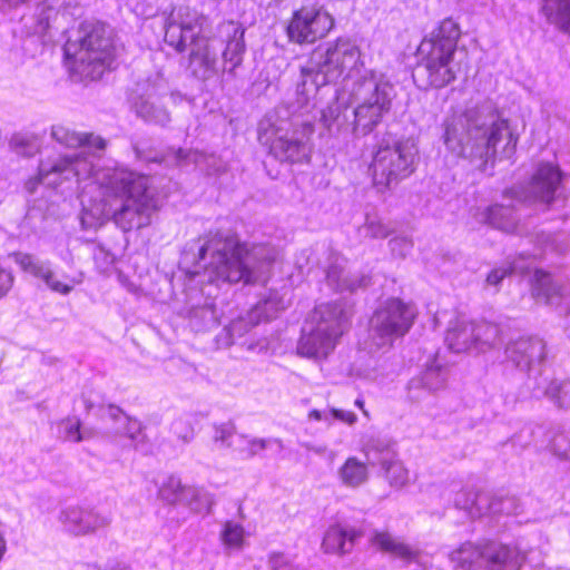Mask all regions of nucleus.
<instances>
[{
    "mask_svg": "<svg viewBox=\"0 0 570 570\" xmlns=\"http://www.w3.org/2000/svg\"><path fill=\"white\" fill-rule=\"evenodd\" d=\"M442 127L446 148L480 169L495 158L509 159L515 153L518 138L490 104L452 108Z\"/></svg>",
    "mask_w": 570,
    "mask_h": 570,
    "instance_id": "1",
    "label": "nucleus"
},
{
    "mask_svg": "<svg viewBox=\"0 0 570 570\" xmlns=\"http://www.w3.org/2000/svg\"><path fill=\"white\" fill-rule=\"evenodd\" d=\"M348 91L354 108L350 111L335 99L322 110L321 121L332 134L366 136L390 112L394 87L383 73L367 70L352 82Z\"/></svg>",
    "mask_w": 570,
    "mask_h": 570,
    "instance_id": "2",
    "label": "nucleus"
},
{
    "mask_svg": "<svg viewBox=\"0 0 570 570\" xmlns=\"http://www.w3.org/2000/svg\"><path fill=\"white\" fill-rule=\"evenodd\" d=\"M190 253L203 261L209 254L206 272L210 281L246 284L263 281L275 259V252L267 246H255L250 250L242 246L232 233L208 232L204 237L194 239L186 246Z\"/></svg>",
    "mask_w": 570,
    "mask_h": 570,
    "instance_id": "3",
    "label": "nucleus"
},
{
    "mask_svg": "<svg viewBox=\"0 0 570 570\" xmlns=\"http://www.w3.org/2000/svg\"><path fill=\"white\" fill-rule=\"evenodd\" d=\"M100 200L95 215L110 218L124 232L140 229L151 222L157 199L149 179L127 169H108L97 175Z\"/></svg>",
    "mask_w": 570,
    "mask_h": 570,
    "instance_id": "4",
    "label": "nucleus"
},
{
    "mask_svg": "<svg viewBox=\"0 0 570 570\" xmlns=\"http://www.w3.org/2000/svg\"><path fill=\"white\" fill-rule=\"evenodd\" d=\"M312 134L313 126L292 115L286 106L276 107L259 124V140L267 144L274 157L282 161L307 159Z\"/></svg>",
    "mask_w": 570,
    "mask_h": 570,
    "instance_id": "5",
    "label": "nucleus"
},
{
    "mask_svg": "<svg viewBox=\"0 0 570 570\" xmlns=\"http://www.w3.org/2000/svg\"><path fill=\"white\" fill-rule=\"evenodd\" d=\"M79 41H67L65 55L69 68L83 79H99L114 60V47L107 28L104 24H86L82 27Z\"/></svg>",
    "mask_w": 570,
    "mask_h": 570,
    "instance_id": "6",
    "label": "nucleus"
},
{
    "mask_svg": "<svg viewBox=\"0 0 570 570\" xmlns=\"http://www.w3.org/2000/svg\"><path fill=\"white\" fill-rule=\"evenodd\" d=\"M524 559L518 549L494 542L484 547L465 542L450 553L451 562L461 570H475L480 567L488 570H520Z\"/></svg>",
    "mask_w": 570,
    "mask_h": 570,
    "instance_id": "7",
    "label": "nucleus"
},
{
    "mask_svg": "<svg viewBox=\"0 0 570 570\" xmlns=\"http://www.w3.org/2000/svg\"><path fill=\"white\" fill-rule=\"evenodd\" d=\"M309 59L328 83L354 78L360 75L363 67L358 47L345 40L316 48Z\"/></svg>",
    "mask_w": 570,
    "mask_h": 570,
    "instance_id": "8",
    "label": "nucleus"
},
{
    "mask_svg": "<svg viewBox=\"0 0 570 570\" xmlns=\"http://www.w3.org/2000/svg\"><path fill=\"white\" fill-rule=\"evenodd\" d=\"M415 153L409 142L380 146L371 164L374 185L382 190L410 176L414 170Z\"/></svg>",
    "mask_w": 570,
    "mask_h": 570,
    "instance_id": "9",
    "label": "nucleus"
},
{
    "mask_svg": "<svg viewBox=\"0 0 570 570\" xmlns=\"http://www.w3.org/2000/svg\"><path fill=\"white\" fill-rule=\"evenodd\" d=\"M414 318L413 306L399 298H390L375 311L371 318V337L377 347L391 346L395 338L409 332Z\"/></svg>",
    "mask_w": 570,
    "mask_h": 570,
    "instance_id": "10",
    "label": "nucleus"
},
{
    "mask_svg": "<svg viewBox=\"0 0 570 570\" xmlns=\"http://www.w3.org/2000/svg\"><path fill=\"white\" fill-rule=\"evenodd\" d=\"M501 341L500 328L488 322H472L465 318L451 321L445 335L448 347L454 353L472 348L484 352Z\"/></svg>",
    "mask_w": 570,
    "mask_h": 570,
    "instance_id": "11",
    "label": "nucleus"
},
{
    "mask_svg": "<svg viewBox=\"0 0 570 570\" xmlns=\"http://www.w3.org/2000/svg\"><path fill=\"white\" fill-rule=\"evenodd\" d=\"M208 19L188 6L171 11L165 26V42L177 52H183L187 43L196 38L206 37Z\"/></svg>",
    "mask_w": 570,
    "mask_h": 570,
    "instance_id": "12",
    "label": "nucleus"
},
{
    "mask_svg": "<svg viewBox=\"0 0 570 570\" xmlns=\"http://www.w3.org/2000/svg\"><path fill=\"white\" fill-rule=\"evenodd\" d=\"M334 27V18L322 7L303 6L294 11L286 33L291 42L314 43L324 38Z\"/></svg>",
    "mask_w": 570,
    "mask_h": 570,
    "instance_id": "13",
    "label": "nucleus"
},
{
    "mask_svg": "<svg viewBox=\"0 0 570 570\" xmlns=\"http://www.w3.org/2000/svg\"><path fill=\"white\" fill-rule=\"evenodd\" d=\"M104 151L95 148L85 149L73 156H63L55 161L42 163L39 168V179L45 181L50 175H58L63 180L77 179L78 181L94 178L99 186L97 175L109 168L96 169L95 161L100 159Z\"/></svg>",
    "mask_w": 570,
    "mask_h": 570,
    "instance_id": "14",
    "label": "nucleus"
},
{
    "mask_svg": "<svg viewBox=\"0 0 570 570\" xmlns=\"http://www.w3.org/2000/svg\"><path fill=\"white\" fill-rule=\"evenodd\" d=\"M59 520L73 535H90L108 528L111 517L96 509L69 507L61 511Z\"/></svg>",
    "mask_w": 570,
    "mask_h": 570,
    "instance_id": "15",
    "label": "nucleus"
},
{
    "mask_svg": "<svg viewBox=\"0 0 570 570\" xmlns=\"http://www.w3.org/2000/svg\"><path fill=\"white\" fill-rule=\"evenodd\" d=\"M560 180L561 174L559 169L550 164H543L533 175L527 190L512 188L507 194L520 202L540 200L550 203L554 198Z\"/></svg>",
    "mask_w": 570,
    "mask_h": 570,
    "instance_id": "16",
    "label": "nucleus"
},
{
    "mask_svg": "<svg viewBox=\"0 0 570 570\" xmlns=\"http://www.w3.org/2000/svg\"><path fill=\"white\" fill-rule=\"evenodd\" d=\"M216 38H196L187 43L189 47L188 69L200 80L213 78L217 73Z\"/></svg>",
    "mask_w": 570,
    "mask_h": 570,
    "instance_id": "17",
    "label": "nucleus"
},
{
    "mask_svg": "<svg viewBox=\"0 0 570 570\" xmlns=\"http://www.w3.org/2000/svg\"><path fill=\"white\" fill-rule=\"evenodd\" d=\"M424 52L426 56L417 72L426 78L429 86L443 88L455 79L458 69L453 62V55L443 53L440 50Z\"/></svg>",
    "mask_w": 570,
    "mask_h": 570,
    "instance_id": "18",
    "label": "nucleus"
},
{
    "mask_svg": "<svg viewBox=\"0 0 570 570\" xmlns=\"http://www.w3.org/2000/svg\"><path fill=\"white\" fill-rule=\"evenodd\" d=\"M350 315V309L342 303H323L314 308L311 325L341 337L347 327Z\"/></svg>",
    "mask_w": 570,
    "mask_h": 570,
    "instance_id": "19",
    "label": "nucleus"
},
{
    "mask_svg": "<svg viewBox=\"0 0 570 570\" xmlns=\"http://www.w3.org/2000/svg\"><path fill=\"white\" fill-rule=\"evenodd\" d=\"M217 42L224 43L222 52L226 69L232 72L242 63L245 51L244 33L245 29L235 21H225L218 26Z\"/></svg>",
    "mask_w": 570,
    "mask_h": 570,
    "instance_id": "20",
    "label": "nucleus"
},
{
    "mask_svg": "<svg viewBox=\"0 0 570 570\" xmlns=\"http://www.w3.org/2000/svg\"><path fill=\"white\" fill-rule=\"evenodd\" d=\"M10 256L23 272L41 279L51 291L62 295H68L72 291L71 285L63 284L56 279L55 272L52 271L49 262L40 261L31 254L21 252H14L10 254Z\"/></svg>",
    "mask_w": 570,
    "mask_h": 570,
    "instance_id": "21",
    "label": "nucleus"
},
{
    "mask_svg": "<svg viewBox=\"0 0 570 570\" xmlns=\"http://www.w3.org/2000/svg\"><path fill=\"white\" fill-rule=\"evenodd\" d=\"M532 294L539 302L570 311V285H560L548 274L535 271Z\"/></svg>",
    "mask_w": 570,
    "mask_h": 570,
    "instance_id": "22",
    "label": "nucleus"
},
{
    "mask_svg": "<svg viewBox=\"0 0 570 570\" xmlns=\"http://www.w3.org/2000/svg\"><path fill=\"white\" fill-rule=\"evenodd\" d=\"M507 354L517 366L530 370L544 360L546 344L538 337H522L507 347Z\"/></svg>",
    "mask_w": 570,
    "mask_h": 570,
    "instance_id": "23",
    "label": "nucleus"
},
{
    "mask_svg": "<svg viewBox=\"0 0 570 570\" xmlns=\"http://www.w3.org/2000/svg\"><path fill=\"white\" fill-rule=\"evenodd\" d=\"M340 337L330 332L311 327L304 333L297 345V353L309 358H325L333 352Z\"/></svg>",
    "mask_w": 570,
    "mask_h": 570,
    "instance_id": "24",
    "label": "nucleus"
},
{
    "mask_svg": "<svg viewBox=\"0 0 570 570\" xmlns=\"http://www.w3.org/2000/svg\"><path fill=\"white\" fill-rule=\"evenodd\" d=\"M51 136L57 142L69 148H95L104 151L107 147V140L102 137L92 132H78L65 125L52 126Z\"/></svg>",
    "mask_w": 570,
    "mask_h": 570,
    "instance_id": "25",
    "label": "nucleus"
},
{
    "mask_svg": "<svg viewBox=\"0 0 570 570\" xmlns=\"http://www.w3.org/2000/svg\"><path fill=\"white\" fill-rule=\"evenodd\" d=\"M460 35L459 24L450 18L444 19L438 29L432 32L431 38L422 42V51L440 50L443 53L454 56Z\"/></svg>",
    "mask_w": 570,
    "mask_h": 570,
    "instance_id": "26",
    "label": "nucleus"
},
{
    "mask_svg": "<svg viewBox=\"0 0 570 570\" xmlns=\"http://www.w3.org/2000/svg\"><path fill=\"white\" fill-rule=\"evenodd\" d=\"M328 82L323 75L314 68L311 59L306 66L301 67V79L297 82L296 94L298 104L304 107L315 98L318 89Z\"/></svg>",
    "mask_w": 570,
    "mask_h": 570,
    "instance_id": "27",
    "label": "nucleus"
},
{
    "mask_svg": "<svg viewBox=\"0 0 570 570\" xmlns=\"http://www.w3.org/2000/svg\"><path fill=\"white\" fill-rule=\"evenodd\" d=\"M136 157L146 161H154L159 164H165L167 166L171 167H180L186 166L188 164H198L203 158L204 155L198 150L193 149H168L166 153L161 154L160 156L156 157H149L147 156L138 145L134 147Z\"/></svg>",
    "mask_w": 570,
    "mask_h": 570,
    "instance_id": "28",
    "label": "nucleus"
},
{
    "mask_svg": "<svg viewBox=\"0 0 570 570\" xmlns=\"http://www.w3.org/2000/svg\"><path fill=\"white\" fill-rule=\"evenodd\" d=\"M358 533L340 525H332L323 537L322 550L325 553L343 556L352 551Z\"/></svg>",
    "mask_w": 570,
    "mask_h": 570,
    "instance_id": "29",
    "label": "nucleus"
},
{
    "mask_svg": "<svg viewBox=\"0 0 570 570\" xmlns=\"http://www.w3.org/2000/svg\"><path fill=\"white\" fill-rule=\"evenodd\" d=\"M371 541L377 550L406 562L415 561L419 557V551L412 549L389 532H375Z\"/></svg>",
    "mask_w": 570,
    "mask_h": 570,
    "instance_id": "30",
    "label": "nucleus"
},
{
    "mask_svg": "<svg viewBox=\"0 0 570 570\" xmlns=\"http://www.w3.org/2000/svg\"><path fill=\"white\" fill-rule=\"evenodd\" d=\"M328 284L340 292H354L357 288L365 287L370 284V277L362 274H352L344 267L333 265L327 271Z\"/></svg>",
    "mask_w": 570,
    "mask_h": 570,
    "instance_id": "31",
    "label": "nucleus"
},
{
    "mask_svg": "<svg viewBox=\"0 0 570 570\" xmlns=\"http://www.w3.org/2000/svg\"><path fill=\"white\" fill-rule=\"evenodd\" d=\"M488 502V492L472 489H462L454 497L455 507L466 511L471 518L483 517Z\"/></svg>",
    "mask_w": 570,
    "mask_h": 570,
    "instance_id": "32",
    "label": "nucleus"
},
{
    "mask_svg": "<svg viewBox=\"0 0 570 570\" xmlns=\"http://www.w3.org/2000/svg\"><path fill=\"white\" fill-rule=\"evenodd\" d=\"M338 475L346 487L357 488L368 479L367 463L361 462L354 456L348 458L340 468Z\"/></svg>",
    "mask_w": 570,
    "mask_h": 570,
    "instance_id": "33",
    "label": "nucleus"
},
{
    "mask_svg": "<svg viewBox=\"0 0 570 570\" xmlns=\"http://www.w3.org/2000/svg\"><path fill=\"white\" fill-rule=\"evenodd\" d=\"M483 219L493 227L507 233H512L517 228V219L509 206L493 205L488 207L483 213Z\"/></svg>",
    "mask_w": 570,
    "mask_h": 570,
    "instance_id": "34",
    "label": "nucleus"
},
{
    "mask_svg": "<svg viewBox=\"0 0 570 570\" xmlns=\"http://www.w3.org/2000/svg\"><path fill=\"white\" fill-rule=\"evenodd\" d=\"M136 112L147 121L165 126L170 121L169 112L157 98H141L136 102Z\"/></svg>",
    "mask_w": 570,
    "mask_h": 570,
    "instance_id": "35",
    "label": "nucleus"
},
{
    "mask_svg": "<svg viewBox=\"0 0 570 570\" xmlns=\"http://www.w3.org/2000/svg\"><path fill=\"white\" fill-rule=\"evenodd\" d=\"M538 389L561 409L570 407V381H550L543 379Z\"/></svg>",
    "mask_w": 570,
    "mask_h": 570,
    "instance_id": "36",
    "label": "nucleus"
},
{
    "mask_svg": "<svg viewBox=\"0 0 570 570\" xmlns=\"http://www.w3.org/2000/svg\"><path fill=\"white\" fill-rule=\"evenodd\" d=\"M488 499L484 515H517L521 511L520 500L515 497H503L488 492Z\"/></svg>",
    "mask_w": 570,
    "mask_h": 570,
    "instance_id": "37",
    "label": "nucleus"
},
{
    "mask_svg": "<svg viewBox=\"0 0 570 570\" xmlns=\"http://www.w3.org/2000/svg\"><path fill=\"white\" fill-rule=\"evenodd\" d=\"M179 504L187 505L196 513H210L214 499L210 494L194 487H186L180 497Z\"/></svg>",
    "mask_w": 570,
    "mask_h": 570,
    "instance_id": "38",
    "label": "nucleus"
},
{
    "mask_svg": "<svg viewBox=\"0 0 570 570\" xmlns=\"http://www.w3.org/2000/svg\"><path fill=\"white\" fill-rule=\"evenodd\" d=\"M446 382V373L440 365H431L422 373L419 379L410 383V387H424L431 392L441 390Z\"/></svg>",
    "mask_w": 570,
    "mask_h": 570,
    "instance_id": "39",
    "label": "nucleus"
},
{
    "mask_svg": "<svg viewBox=\"0 0 570 570\" xmlns=\"http://www.w3.org/2000/svg\"><path fill=\"white\" fill-rule=\"evenodd\" d=\"M382 469L385 471V478L391 487L402 489L409 483L410 476L407 469L399 460L385 458L381 461Z\"/></svg>",
    "mask_w": 570,
    "mask_h": 570,
    "instance_id": "40",
    "label": "nucleus"
},
{
    "mask_svg": "<svg viewBox=\"0 0 570 570\" xmlns=\"http://www.w3.org/2000/svg\"><path fill=\"white\" fill-rule=\"evenodd\" d=\"M548 433L552 453L561 460H570V430L558 425Z\"/></svg>",
    "mask_w": 570,
    "mask_h": 570,
    "instance_id": "41",
    "label": "nucleus"
},
{
    "mask_svg": "<svg viewBox=\"0 0 570 570\" xmlns=\"http://www.w3.org/2000/svg\"><path fill=\"white\" fill-rule=\"evenodd\" d=\"M190 320L198 331L210 330L219 324L218 314L213 304L193 307Z\"/></svg>",
    "mask_w": 570,
    "mask_h": 570,
    "instance_id": "42",
    "label": "nucleus"
},
{
    "mask_svg": "<svg viewBox=\"0 0 570 570\" xmlns=\"http://www.w3.org/2000/svg\"><path fill=\"white\" fill-rule=\"evenodd\" d=\"M219 538L226 549L240 550L245 542V530L234 521H225Z\"/></svg>",
    "mask_w": 570,
    "mask_h": 570,
    "instance_id": "43",
    "label": "nucleus"
},
{
    "mask_svg": "<svg viewBox=\"0 0 570 570\" xmlns=\"http://www.w3.org/2000/svg\"><path fill=\"white\" fill-rule=\"evenodd\" d=\"M286 304L284 298L278 295L276 292H272L265 299L258 302L253 311L262 318L271 320L276 316V314L284 309Z\"/></svg>",
    "mask_w": 570,
    "mask_h": 570,
    "instance_id": "44",
    "label": "nucleus"
},
{
    "mask_svg": "<svg viewBox=\"0 0 570 570\" xmlns=\"http://www.w3.org/2000/svg\"><path fill=\"white\" fill-rule=\"evenodd\" d=\"M530 265H522L519 262H514L513 264L507 263L502 266L493 268L485 278V284L488 286L498 287L500 283L512 273L524 274L530 272Z\"/></svg>",
    "mask_w": 570,
    "mask_h": 570,
    "instance_id": "45",
    "label": "nucleus"
},
{
    "mask_svg": "<svg viewBox=\"0 0 570 570\" xmlns=\"http://www.w3.org/2000/svg\"><path fill=\"white\" fill-rule=\"evenodd\" d=\"M363 452L368 464H381L383 459L392 456L387 444L384 441L375 438H371L366 441L363 446Z\"/></svg>",
    "mask_w": 570,
    "mask_h": 570,
    "instance_id": "46",
    "label": "nucleus"
},
{
    "mask_svg": "<svg viewBox=\"0 0 570 570\" xmlns=\"http://www.w3.org/2000/svg\"><path fill=\"white\" fill-rule=\"evenodd\" d=\"M185 485L176 476H169L159 489V498L168 504H179Z\"/></svg>",
    "mask_w": 570,
    "mask_h": 570,
    "instance_id": "47",
    "label": "nucleus"
},
{
    "mask_svg": "<svg viewBox=\"0 0 570 570\" xmlns=\"http://www.w3.org/2000/svg\"><path fill=\"white\" fill-rule=\"evenodd\" d=\"M259 322V317L252 309L246 317H238L232 321L227 326V332L232 338L242 337Z\"/></svg>",
    "mask_w": 570,
    "mask_h": 570,
    "instance_id": "48",
    "label": "nucleus"
},
{
    "mask_svg": "<svg viewBox=\"0 0 570 570\" xmlns=\"http://www.w3.org/2000/svg\"><path fill=\"white\" fill-rule=\"evenodd\" d=\"M556 8V23L566 33L570 35V0H546Z\"/></svg>",
    "mask_w": 570,
    "mask_h": 570,
    "instance_id": "49",
    "label": "nucleus"
},
{
    "mask_svg": "<svg viewBox=\"0 0 570 570\" xmlns=\"http://www.w3.org/2000/svg\"><path fill=\"white\" fill-rule=\"evenodd\" d=\"M174 433L184 442L189 443L195 435V429L190 415H183L173 423Z\"/></svg>",
    "mask_w": 570,
    "mask_h": 570,
    "instance_id": "50",
    "label": "nucleus"
},
{
    "mask_svg": "<svg viewBox=\"0 0 570 570\" xmlns=\"http://www.w3.org/2000/svg\"><path fill=\"white\" fill-rule=\"evenodd\" d=\"M542 434H544L542 426H525L514 435L513 442L514 444L525 448L531 443H538Z\"/></svg>",
    "mask_w": 570,
    "mask_h": 570,
    "instance_id": "51",
    "label": "nucleus"
},
{
    "mask_svg": "<svg viewBox=\"0 0 570 570\" xmlns=\"http://www.w3.org/2000/svg\"><path fill=\"white\" fill-rule=\"evenodd\" d=\"M362 232L365 236L371 238H385L390 235L391 229L380 219L367 217L365 224L362 226Z\"/></svg>",
    "mask_w": 570,
    "mask_h": 570,
    "instance_id": "52",
    "label": "nucleus"
},
{
    "mask_svg": "<svg viewBox=\"0 0 570 570\" xmlns=\"http://www.w3.org/2000/svg\"><path fill=\"white\" fill-rule=\"evenodd\" d=\"M214 435L213 441L215 443L220 442L223 445L229 448V439L235 434L236 428L233 423H222V424H214Z\"/></svg>",
    "mask_w": 570,
    "mask_h": 570,
    "instance_id": "53",
    "label": "nucleus"
},
{
    "mask_svg": "<svg viewBox=\"0 0 570 570\" xmlns=\"http://www.w3.org/2000/svg\"><path fill=\"white\" fill-rule=\"evenodd\" d=\"M121 426L115 429L116 433L128 436L131 440H137L141 434L142 428L138 420L129 416L124 417Z\"/></svg>",
    "mask_w": 570,
    "mask_h": 570,
    "instance_id": "54",
    "label": "nucleus"
},
{
    "mask_svg": "<svg viewBox=\"0 0 570 570\" xmlns=\"http://www.w3.org/2000/svg\"><path fill=\"white\" fill-rule=\"evenodd\" d=\"M63 436L66 440L72 442H80L83 436L80 433V421L76 419H68L61 422Z\"/></svg>",
    "mask_w": 570,
    "mask_h": 570,
    "instance_id": "55",
    "label": "nucleus"
},
{
    "mask_svg": "<svg viewBox=\"0 0 570 570\" xmlns=\"http://www.w3.org/2000/svg\"><path fill=\"white\" fill-rule=\"evenodd\" d=\"M391 252L394 256L404 258L411 250L413 244L406 237H395L389 243Z\"/></svg>",
    "mask_w": 570,
    "mask_h": 570,
    "instance_id": "56",
    "label": "nucleus"
},
{
    "mask_svg": "<svg viewBox=\"0 0 570 570\" xmlns=\"http://www.w3.org/2000/svg\"><path fill=\"white\" fill-rule=\"evenodd\" d=\"M14 277L11 272L0 267V298L12 288Z\"/></svg>",
    "mask_w": 570,
    "mask_h": 570,
    "instance_id": "57",
    "label": "nucleus"
},
{
    "mask_svg": "<svg viewBox=\"0 0 570 570\" xmlns=\"http://www.w3.org/2000/svg\"><path fill=\"white\" fill-rule=\"evenodd\" d=\"M331 413L334 419L340 420L342 422H345L350 425L354 424L356 422V415L355 413L351 411H344L338 409H332Z\"/></svg>",
    "mask_w": 570,
    "mask_h": 570,
    "instance_id": "58",
    "label": "nucleus"
},
{
    "mask_svg": "<svg viewBox=\"0 0 570 570\" xmlns=\"http://www.w3.org/2000/svg\"><path fill=\"white\" fill-rule=\"evenodd\" d=\"M10 145L17 153L22 154V149L30 146V140L22 135H13Z\"/></svg>",
    "mask_w": 570,
    "mask_h": 570,
    "instance_id": "59",
    "label": "nucleus"
},
{
    "mask_svg": "<svg viewBox=\"0 0 570 570\" xmlns=\"http://www.w3.org/2000/svg\"><path fill=\"white\" fill-rule=\"evenodd\" d=\"M267 446V441L264 439H253L248 442V456L252 458L256 455L259 451L265 450Z\"/></svg>",
    "mask_w": 570,
    "mask_h": 570,
    "instance_id": "60",
    "label": "nucleus"
},
{
    "mask_svg": "<svg viewBox=\"0 0 570 570\" xmlns=\"http://www.w3.org/2000/svg\"><path fill=\"white\" fill-rule=\"evenodd\" d=\"M285 563V558L282 553H273L269 558V566L272 570H282Z\"/></svg>",
    "mask_w": 570,
    "mask_h": 570,
    "instance_id": "61",
    "label": "nucleus"
},
{
    "mask_svg": "<svg viewBox=\"0 0 570 570\" xmlns=\"http://www.w3.org/2000/svg\"><path fill=\"white\" fill-rule=\"evenodd\" d=\"M108 415L114 421H119L120 423L124 421V417H127V415H125L122 411L117 406H109Z\"/></svg>",
    "mask_w": 570,
    "mask_h": 570,
    "instance_id": "62",
    "label": "nucleus"
},
{
    "mask_svg": "<svg viewBox=\"0 0 570 570\" xmlns=\"http://www.w3.org/2000/svg\"><path fill=\"white\" fill-rule=\"evenodd\" d=\"M308 419L309 420H316V421H320L323 419V413L318 410H312L309 413H308Z\"/></svg>",
    "mask_w": 570,
    "mask_h": 570,
    "instance_id": "63",
    "label": "nucleus"
},
{
    "mask_svg": "<svg viewBox=\"0 0 570 570\" xmlns=\"http://www.w3.org/2000/svg\"><path fill=\"white\" fill-rule=\"evenodd\" d=\"M355 405H356L357 407H360V409L363 411L364 415H366V416L368 415L367 411L364 409V402H363V400L357 399V400L355 401Z\"/></svg>",
    "mask_w": 570,
    "mask_h": 570,
    "instance_id": "64",
    "label": "nucleus"
}]
</instances>
